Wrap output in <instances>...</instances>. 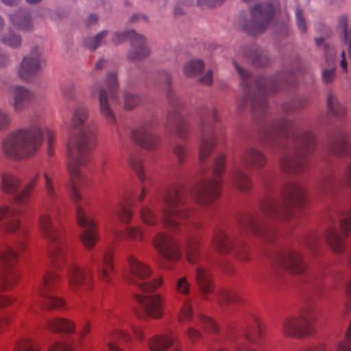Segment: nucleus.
<instances>
[{
	"label": "nucleus",
	"mask_w": 351,
	"mask_h": 351,
	"mask_svg": "<svg viewBox=\"0 0 351 351\" xmlns=\"http://www.w3.org/2000/svg\"><path fill=\"white\" fill-rule=\"evenodd\" d=\"M41 139L42 130L38 126L17 130L6 137L3 144V150L10 157L23 158L38 147Z\"/></svg>",
	"instance_id": "f257e3e1"
},
{
	"label": "nucleus",
	"mask_w": 351,
	"mask_h": 351,
	"mask_svg": "<svg viewBox=\"0 0 351 351\" xmlns=\"http://www.w3.org/2000/svg\"><path fill=\"white\" fill-rule=\"evenodd\" d=\"M95 129L90 126L84 128L77 136H72L67 143L69 157L68 167L70 172L77 174L76 162L77 156L90 149L95 141Z\"/></svg>",
	"instance_id": "f03ea898"
},
{
	"label": "nucleus",
	"mask_w": 351,
	"mask_h": 351,
	"mask_svg": "<svg viewBox=\"0 0 351 351\" xmlns=\"http://www.w3.org/2000/svg\"><path fill=\"white\" fill-rule=\"evenodd\" d=\"M128 262L132 276V280L142 291L150 293L161 286L162 279L160 277L151 282H143L151 275L150 268L145 263L141 262L132 256L128 257Z\"/></svg>",
	"instance_id": "7ed1b4c3"
},
{
	"label": "nucleus",
	"mask_w": 351,
	"mask_h": 351,
	"mask_svg": "<svg viewBox=\"0 0 351 351\" xmlns=\"http://www.w3.org/2000/svg\"><path fill=\"white\" fill-rule=\"evenodd\" d=\"M311 329V319L304 315L287 317L281 324L282 334L289 337H304L310 333Z\"/></svg>",
	"instance_id": "20e7f679"
},
{
	"label": "nucleus",
	"mask_w": 351,
	"mask_h": 351,
	"mask_svg": "<svg viewBox=\"0 0 351 351\" xmlns=\"http://www.w3.org/2000/svg\"><path fill=\"white\" fill-rule=\"evenodd\" d=\"M41 46L34 45L31 47L29 53L25 56L19 68V75L26 78L31 74L41 70L46 64Z\"/></svg>",
	"instance_id": "39448f33"
},
{
	"label": "nucleus",
	"mask_w": 351,
	"mask_h": 351,
	"mask_svg": "<svg viewBox=\"0 0 351 351\" xmlns=\"http://www.w3.org/2000/svg\"><path fill=\"white\" fill-rule=\"evenodd\" d=\"M77 218L78 224L84 228L81 234L82 241L85 247L90 250L93 247L97 240L95 222L80 206L77 208Z\"/></svg>",
	"instance_id": "423d86ee"
},
{
	"label": "nucleus",
	"mask_w": 351,
	"mask_h": 351,
	"mask_svg": "<svg viewBox=\"0 0 351 351\" xmlns=\"http://www.w3.org/2000/svg\"><path fill=\"white\" fill-rule=\"evenodd\" d=\"M136 301L144 308L146 315L154 319H158L163 315V298L159 293L136 296Z\"/></svg>",
	"instance_id": "0eeeda50"
},
{
	"label": "nucleus",
	"mask_w": 351,
	"mask_h": 351,
	"mask_svg": "<svg viewBox=\"0 0 351 351\" xmlns=\"http://www.w3.org/2000/svg\"><path fill=\"white\" fill-rule=\"evenodd\" d=\"M153 242L155 247L167 260L177 261L180 259L177 245L173 239L162 234H158Z\"/></svg>",
	"instance_id": "6e6552de"
},
{
	"label": "nucleus",
	"mask_w": 351,
	"mask_h": 351,
	"mask_svg": "<svg viewBox=\"0 0 351 351\" xmlns=\"http://www.w3.org/2000/svg\"><path fill=\"white\" fill-rule=\"evenodd\" d=\"M278 265L295 275L303 274L306 265L302 261V256L296 251L288 252L279 257Z\"/></svg>",
	"instance_id": "1a4fd4ad"
},
{
	"label": "nucleus",
	"mask_w": 351,
	"mask_h": 351,
	"mask_svg": "<svg viewBox=\"0 0 351 351\" xmlns=\"http://www.w3.org/2000/svg\"><path fill=\"white\" fill-rule=\"evenodd\" d=\"M129 34L132 48L128 53V57L132 60H141L149 56L151 49L145 37L133 30H130Z\"/></svg>",
	"instance_id": "9d476101"
},
{
	"label": "nucleus",
	"mask_w": 351,
	"mask_h": 351,
	"mask_svg": "<svg viewBox=\"0 0 351 351\" xmlns=\"http://www.w3.org/2000/svg\"><path fill=\"white\" fill-rule=\"evenodd\" d=\"M221 183L217 179H212L198 186L195 191L197 201L200 204H206L213 201L218 195Z\"/></svg>",
	"instance_id": "9b49d317"
},
{
	"label": "nucleus",
	"mask_w": 351,
	"mask_h": 351,
	"mask_svg": "<svg viewBox=\"0 0 351 351\" xmlns=\"http://www.w3.org/2000/svg\"><path fill=\"white\" fill-rule=\"evenodd\" d=\"M182 201L178 197H171L167 202V208L164 210V220L171 226H177L179 221L185 217V213L180 208Z\"/></svg>",
	"instance_id": "f8f14e48"
},
{
	"label": "nucleus",
	"mask_w": 351,
	"mask_h": 351,
	"mask_svg": "<svg viewBox=\"0 0 351 351\" xmlns=\"http://www.w3.org/2000/svg\"><path fill=\"white\" fill-rule=\"evenodd\" d=\"M274 12V8L268 4L255 6L252 10L254 26L261 30L271 20Z\"/></svg>",
	"instance_id": "ddd939ff"
},
{
	"label": "nucleus",
	"mask_w": 351,
	"mask_h": 351,
	"mask_svg": "<svg viewBox=\"0 0 351 351\" xmlns=\"http://www.w3.org/2000/svg\"><path fill=\"white\" fill-rule=\"evenodd\" d=\"M176 340L173 333L154 336L148 340L147 344L151 351H164L171 346Z\"/></svg>",
	"instance_id": "4468645a"
},
{
	"label": "nucleus",
	"mask_w": 351,
	"mask_h": 351,
	"mask_svg": "<svg viewBox=\"0 0 351 351\" xmlns=\"http://www.w3.org/2000/svg\"><path fill=\"white\" fill-rule=\"evenodd\" d=\"M86 280V273L84 269L78 266H73L70 269L69 281L70 287L74 292L80 291Z\"/></svg>",
	"instance_id": "2eb2a0df"
},
{
	"label": "nucleus",
	"mask_w": 351,
	"mask_h": 351,
	"mask_svg": "<svg viewBox=\"0 0 351 351\" xmlns=\"http://www.w3.org/2000/svg\"><path fill=\"white\" fill-rule=\"evenodd\" d=\"M99 112L105 119L110 124L116 122L115 115L108 103V98L106 90L100 88L99 92Z\"/></svg>",
	"instance_id": "dca6fc26"
},
{
	"label": "nucleus",
	"mask_w": 351,
	"mask_h": 351,
	"mask_svg": "<svg viewBox=\"0 0 351 351\" xmlns=\"http://www.w3.org/2000/svg\"><path fill=\"white\" fill-rule=\"evenodd\" d=\"M324 238L329 247L336 253H339L343 248V238L339 231L333 228L326 230Z\"/></svg>",
	"instance_id": "f3484780"
},
{
	"label": "nucleus",
	"mask_w": 351,
	"mask_h": 351,
	"mask_svg": "<svg viewBox=\"0 0 351 351\" xmlns=\"http://www.w3.org/2000/svg\"><path fill=\"white\" fill-rule=\"evenodd\" d=\"M13 107L16 110H22L25 103L32 97V93L27 88L21 86H15L12 89Z\"/></svg>",
	"instance_id": "a211bd4d"
},
{
	"label": "nucleus",
	"mask_w": 351,
	"mask_h": 351,
	"mask_svg": "<svg viewBox=\"0 0 351 351\" xmlns=\"http://www.w3.org/2000/svg\"><path fill=\"white\" fill-rule=\"evenodd\" d=\"M39 228L41 234L49 241L52 242L56 239V228L52 225L51 218L47 214L41 215L39 221Z\"/></svg>",
	"instance_id": "6ab92c4d"
},
{
	"label": "nucleus",
	"mask_w": 351,
	"mask_h": 351,
	"mask_svg": "<svg viewBox=\"0 0 351 351\" xmlns=\"http://www.w3.org/2000/svg\"><path fill=\"white\" fill-rule=\"evenodd\" d=\"M48 328L55 332H73L75 329L74 323L64 318H54L49 322Z\"/></svg>",
	"instance_id": "aec40b11"
},
{
	"label": "nucleus",
	"mask_w": 351,
	"mask_h": 351,
	"mask_svg": "<svg viewBox=\"0 0 351 351\" xmlns=\"http://www.w3.org/2000/svg\"><path fill=\"white\" fill-rule=\"evenodd\" d=\"M195 280L204 293H208L210 291L211 282L210 273L207 270L200 267L197 268Z\"/></svg>",
	"instance_id": "412c9836"
},
{
	"label": "nucleus",
	"mask_w": 351,
	"mask_h": 351,
	"mask_svg": "<svg viewBox=\"0 0 351 351\" xmlns=\"http://www.w3.org/2000/svg\"><path fill=\"white\" fill-rule=\"evenodd\" d=\"M230 179L232 184L240 190L247 191L249 189L250 180L244 171L239 169L234 170Z\"/></svg>",
	"instance_id": "4be33fe9"
},
{
	"label": "nucleus",
	"mask_w": 351,
	"mask_h": 351,
	"mask_svg": "<svg viewBox=\"0 0 351 351\" xmlns=\"http://www.w3.org/2000/svg\"><path fill=\"white\" fill-rule=\"evenodd\" d=\"M113 255L111 252H106L102 258V263L99 267L98 274L101 280L107 282L109 274L112 268Z\"/></svg>",
	"instance_id": "5701e85b"
},
{
	"label": "nucleus",
	"mask_w": 351,
	"mask_h": 351,
	"mask_svg": "<svg viewBox=\"0 0 351 351\" xmlns=\"http://www.w3.org/2000/svg\"><path fill=\"white\" fill-rule=\"evenodd\" d=\"M204 69V63L201 60L193 59L187 61L183 65L184 74L188 77H194Z\"/></svg>",
	"instance_id": "b1692460"
},
{
	"label": "nucleus",
	"mask_w": 351,
	"mask_h": 351,
	"mask_svg": "<svg viewBox=\"0 0 351 351\" xmlns=\"http://www.w3.org/2000/svg\"><path fill=\"white\" fill-rule=\"evenodd\" d=\"M0 41L12 48L20 47L22 43L21 36L10 29L0 34Z\"/></svg>",
	"instance_id": "393cba45"
},
{
	"label": "nucleus",
	"mask_w": 351,
	"mask_h": 351,
	"mask_svg": "<svg viewBox=\"0 0 351 351\" xmlns=\"http://www.w3.org/2000/svg\"><path fill=\"white\" fill-rule=\"evenodd\" d=\"M21 213V211L18 208H9L6 206H3L0 208V219L5 215L12 218L8 226V230L10 231H14L19 228L20 224L19 221L16 219H14V217L19 215Z\"/></svg>",
	"instance_id": "a878e982"
},
{
	"label": "nucleus",
	"mask_w": 351,
	"mask_h": 351,
	"mask_svg": "<svg viewBox=\"0 0 351 351\" xmlns=\"http://www.w3.org/2000/svg\"><path fill=\"white\" fill-rule=\"evenodd\" d=\"M245 157L250 163L256 168H261L266 164L265 156L258 149H249L246 153Z\"/></svg>",
	"instance_id": "bb28decb"
},
{
	"label": "nucleus",
	"mask_w": 351,
	"mask_h": 351,
	"mask_svg": "<svg viewBox=\"0 0 351 351\" xmlns=\"http://www.w3.org/2000/svg\"><path fill=\"white\" fill-rule=\"evenodd\" d=\"M88 110L84 108H77L73 114L71 121V126L73 128H77L85 123L88 118Z\"/></svg>",
	"instance_id": "cd10ccee"
},
{
	"label": "nucleus",
	"mask_w": 351,
	"mask_h": 351,
	"mask_svg": "<svg viewBox=\"0 0 351 351\" xmlns=\"http://www.w3.org/2000/svg\"><path fill=\"white\" fill-rule=\"evenodd\" d=\"M19 183V180L16 176L5 175L2 178V187L5 193H11L15 192Z\"/></svg>",
	"instance_id": "c85d7f7f"
},
{
	"label": "nucleus",
	"mask_w": 351,
	"mask_h": 351,
	"mask_svg": "<svg viewBox=\"0 0 351 351\" xmlns=\"http://www.w3.org/2000/svg\"><path fill=\"white\" fill-rule=\"evenodd\" d=\"M215 142L211 138L202 139L199 146V157L201 161L206 160L211 153L214 147Z\"/></svg>",
	"instance_id": "c756f323"
},
{
	"label": "nucleus",
	"mask_w": 351,
	"mask_h": 351,
	"mask_svg": "<svg viewBox=\"0 0 351 351\" xmlns=\"http://www.w3.org/2000/svg\"><path fill=\"white\" fill-rule=\"evenodd\" d=\"M229 239L223 233L217 234L213 240V245L217 250L221 252H226L229 246Z\"/></svg>",
	"instance_id": "7c9ffc66"
},
{
	"label": "nucleus",
	"mask_w": 351,
	"mask_h": 351,
	"mask_svg": "<svg viewBox=\"0 0 351 351\" xmlns=\"http://www.w3.org/2000/svg\"><path fill=\"white\" fill-rule=\"evenodd\" d=\"M327 102L328 110L331 113L339 114L344 112V106L335 95H328Z\"/></svg>",
	"instance_id": "2f4dec72"
},
{
	"label": "nucleus",
	"mask_w": 351,
	"mask_h": 351,
	"mask_svg": "<svg viewBox=\"0 0 351 351\" xmlns=\"http://www.w3.org/2000/svg\"><path fill=\"white\" fill-rule=\"evenodd\" d=\"M192 319V306L190 303L186 302L178 315V322L180 324H186Z\"/></svg>",
	"instance_id": "473e14b6"
},
{
	"label": "nucleus",
	"mask_w": 351,
	"mask_h": 351,
	"mask_svg": "<svg viewBox=\"0 0 351 351\" xmlns=\"http://www.w3.org/2000/svg\"><path fill=\"white\" fill-rule=\"evenodd\" d=\"M108 32L103 30L99 32L96 36L87 40L86 45L91 49H95L97 47L104 43V38L106 37Z\"/></svg>",
	"instance_id": "72a5a7b5"
},
{
	"label": "nucleus",
	"mask_w": 351,
	"mask_h": 351,
	"mask_svg": "<svg viewBox=\"0 0 351 351\" xmlns=\"http://www.w3.org/2000/svg\"><path fill=\"white\" fill-rule=\"evenodd\" d=\"M226 158L224 154H220L215 160L213 172L215 176H221L225 171Z\"/></svg>",
	"instance_id": "f704fd0d"
},
{
	"label": "nucleus",
	"mask_w": 351,
	"mask_h": 351,
	"mask_svg": "<svg viewBox=\"0 0 351 351\" xmlns=\"http://www.w3.org/2000/svg\"><path fill=\"white\" fill-rule=\"evenodd\" d=\"M175 287L178 293L186 295L190 293L191 284L186 277H181L177 279Z\"/></svg>",
	"instance_id": "c9c22d12"
},
{
	"label": "nucleus",
	"mask_w": 351,
	"mask_h": 351,
	"mask_svg": "<svg viewBox=\"0 0 351 351\" xmlns=\"http://www.w3.org/2000/svg\"><path fill=\"white\" fill-rule=\"evenodd\" d=\"M119 338L128 339V335L123 330L116 331L112 338V340L108 343V351H123L115 342V341Z\"/></svg>",
	"instance_id": "e433bc0d"
},
{
	"label": "nucleus",
	"mask_w": 351,
	"mask_h": 351,
	"mask_svg": "<svg viewBox=\"0 0 351 351\" xmlns=\"http://www.w3.org/2000/svg\"><path fill=\"white\" fill-rule=\"evenodd\" d=\"M140 102L138 95L127 92L124 95V108L127 110L134 108Z\"/></svg>",
	"instance_id": "4c0bfd02"
},
{
	"label": "nucleus",
	"mask_w": 351,
	"mask_h": 351,
	"mask_svg": "<svg viewBox=\"0 0 351 351\" xmlns=\"http://www.w3.org/2000/svg\"><path fill=\"white\" fill-rule=\"evenodd\" d=\"M58 278V275L53 273H47L43 278L40 285L37 288L38 294L43 295V289L45 287L52 285L53 281Z\"/></svg>",
	"instance_id": "58836bf2"
},
{
	"label": "nucleus",
	"mask_w": 351,
	"mask_h": 351,
	"mask_svg": "<svg viewBox=\"0 0 351 351\" xmlns=\"http://www.w3.org/2000/svg\"><path fill=\"white\" fill-rule=\"evenodd\" d=\"M292 199L295 206L302 208L304 206L306 199L304 191L302 189L295 190L292 195Z\"/></svg>",
	"instance_id": "ea45409f"
},
{
	"label": "nucleus",
	"mask_w": 351,
	"mask_h": 351,
	"mask_svg": "<svg viewBox=\"0 0 351 351\" xmlns=\"http://www.w3.org/2000/svg\"><path fill=\"white\" fill-rule=\"evenodd\" d=\"M25 351H39L38 349L28 346ZM48 351H73L71 346L64 343H56L53 344L49 349Z\"/></svg>",
	"instance_id": "a19ab883"
},
{
	"label": "nucleus",
	"mask_w": 351,
	"mask_h": 351,
	"mask_svg": "<svg viewBox=\"0 0 351 351\" xmlns=\"http://www.w3.org/2000/svg\"><path fill=\"white\" fill-rule=\"evenodd\" d=\"M117 215L121 222L127 223L132 218V213L128 207L122 206L121 210L117 211Z\"/></svg>",
	"instance_id": "79ce46f5"
},
{
	"label": "nucleus",
	"mask_w": 351,
	"mask_h": 351,
	"mask_svg": "<svg viewBox=\"0 0 351 351\" xmlns=\"http://www.w3.org/2000/svg\"><path fill=\"white\" fill-rule=\"evenodd\" d=\"M154 216L153 211L147 207L143 208L141 211V218L143 222L147 225L154 224Z\"/></svg>",
	"instance_id": "37998d69"
},
{
	"label": "nucleus",
	"mask_w": 351,
	"mask_h": 351,
	"mask_svg": "<svg viewBox=\"0 0 351 351\" xmlns=\"http://www.w3.org/2000/svg\"><path fill=\"white\" fill-rule=\"evenodd\" d=\"M225 0H197V5L202 8H214L222 4Z\"/></svg>",
	"instance_id": "c03bdc74"
},
{
	"label": "nucleus",
	"mask_w": 351,
	"mask_h": 351,
	"mask_svg": "<svg viewBox=\"0 0 351 351\" xmlns=\"http://www.w3.org/2000/svg\"><path fill=\"white\" fill-rule=\"evenodd\" d=\"M14 23H16L19 28L22 31H28L32 28V23L30 19L27 17H24L21 21L19 23L14 20Z\"/></svg>",
	"instance_id": "a18cd8bd"
},
{
	"label": "nucleus",
	"mask_w": 351,
	"mask_h": 351,
	"mask_svg": "<svg viewBox=\"0 0 351 351\" xmlns=\"http://www.w3.org/2000/svg\"><path fill=\"white\" fill-rule=\"evenodd\" d=\"M44 177L45 180V187L47 192L50 197H53L56 193L55 189L51 183V178L46 172L44 173Z\"/></svg>",
	"instance_id": "49530a36"
},
{
	"label": "nucleus",
	"mask_w": 351,
	"mask_h": 351,
	"mask_svg": "<svg viewBox=\"0 0 351 351\" xmlns=\"http://www.w3.org/2000/svg\"><path fill=\"white\" fill-rule=\"evenodd\" d=\"M351 226V217H347L341 220V229L344 237L348 235V230Z\"/></svg>",
	"instance_id": "de8ad7c7"
},
{
	"label": "nucleus",
	"mask_w": 351,
	"mask_h": 351,
	"mask_svg": "<svg viewBox=\"0 0 351 351\" xmlns=\"http://www.w3.org/2000/svg\"><path fill=\"white\" fill-rule=\"evenodd\" d=\"M128 234L134 240H141L142 238L141 230L136 227H129L128 228Z\"/></svg>",
	"instance_id": "09e8293b"
},
{
	"label": "nucleus",
	"mask_w": 351,
	"mask_h": 351,
	"mask_svg": "<svg viewBox=\"0 0 351 351\" xmlns=\"http://www.w3.org/2000/svg\"><path fill=\"white\" fill-rule=\"evenodd\" d=\"M295 14L298 28L301 32H304L306 30V23L302 11L297 10Z\"/></svg>",
	"instance_id": "8fccbe9b"
},
{
	"label": "nucleus",
	"mask_w": 351,
	"mask_h": 351,
	"mask_svg": "<svg viewBox=\"0 0 351 351\" xmlns=\"http://www.w3.org/2000/svg\"><path fill=\"white\" fill-rule=\"evenodd\" d=\"M140 135H141L145 141H148L152 138H156L157 135L152 132L149 128H143L139 131Z\"/></svg>",
	"instance_id": "3c124183"
},
{
	"label": "nucleus",
	"mask_w": 351,
	"mask_h": 351,
	"mask_svg": "<svg viewBox=\"0 0 351 351\" xmlns=\"http://www.w3.org/2000/svg\"><path fill=\"white\" fill-rule=\"evenodd\" d=\"M340 25L342 27V29L346 32V40L348 42L349 44V55L351 58V30L350 32H346V19L342 18L340 21Z\"/></svg>",
	"instance_id": "603ef678"
},
{
	"label": "nucleus",
	"mask_w": 351,
	"mask_h": 351,
	"mask_svg": "<svg viewBox=\"0 0 351 351\" xmlns=\"http://www.w3.org/2000/svg\"><path fill=\"white\" fill-rule=\"evenodd\" d=\"M335 76V71L334 68L325 69L322 73V77L324 82H329L332 81Z\"/></svg>",
	"instance_id": "864d4df0"
},
{
	"label": "nucleus",
	"mask_w": 351,
	"mask_h": 351,
	"mask_svg": "<svg viewBox=\"0 0 351 351\" xmlns=\"http://www.w3.org/2000/svg\"><path fill=\"white\" fill-rule=\"evenodd\" d=\"M123 32V33H115L112 37V42L114 44H119L124 41L127 37L130 38V32Z\"/></svg>",
	"instance_id": "5fc2aeb1"
},
{
	"label": "nucleus",
	"mask_w": 351,
	"mask_h": 351,
	"mask_svg": "<svg viewBox=\"0 0 351 351\" xmlns=\"http://www.w3.org/2000/svg\"><path fill=\"white\" fill-rule=\"evenodd\" d=\"M199 81L206 85L211 84L213 82V73L212 71L208 70L204 75L199 77Z\"/></svg>",
	"instance_id": "6e6d98bb"
},
{
	"label": "nucleus",
	"mask_w": 351,
	"mask_h": 351,
	"mask_svg": "<svg viewBox=\"0 0 351 351\" xmlns=\"http://www.w3.org/2000/svg\"><path fill=\"white\" fill-rule=\"evenodd\" d=\"M10 123V117L3 111L0 110V130L5 128Z\"/></svg>",
	"instance_id": "4d7b16f0"
},
{
	"label": "nucleus",
	"mask_w": 351,
	"mask_h": 351,
	"mask_svg": "<svg viewBox=\"0 0 351 351\" xmlns=\"http://www.w3.org/2000/svg\"><path fill=\"white\" fill-rule=\"evenodd\" d=\"M106 84L108 87L112 88L117 84V74L114 72L109 73L106 77Z\"/></svg>",
	"instance_id": "13d9d810"
},
{
	"label": "nucleus",
	"mask_w": 351,
	"mask_h": 351,
	"mask_svg": "<svg viewBox=\"0 0 351 351\" xmlns=\"http://www.w3.org/2000/svg\"><path fill=\"white\" fill-rule=\"evenodd\" d=\"M186 332L189 338L191 341H195L201 337V334L193 328H189Z\"/></svg>",
	"instance_id": "bf43d9fd"
},
{
	"label": "nucleus",
	"mask_w": 351,
	"mask_h": 351,
	"mask_svg": "<svg viewBox=\"0 0 351 351\" xmlns=\"http://www.w3.org/2000/svg\"><path fill=\"white\" fill-rule=\"evenodd\" d=\"M339 60L340 66L343 72L348 71V65L346 60V53L344 51H342L338 57Z\"/></svg>",
	"instance_id": "052dcab7"
},
{
	"label": "nucleus",
	"mask_w": 351,
	"mask_h": 351,
	"mask_svg": "<svg viewBox=\"0 0 351 351\" xmlns=\"http://www.w3.org/2000/svg\"><path fill=\"white\" fill-rule=\"evenodd\" d=\"M343 177L347 182H351V162L345 168Z\"/></svg>",
	"instance_id": "680f3d73"
},
{
	"label": "nucleus",
	"mask_w": 351,
	"mask_h": 351,
	"mask_svg": "<svg viewBox=\"0 0 351 351\" xmlns=\"http://www.w3.org/2000/svg\"><path fill=\"white\" fill-rule=\"evenodd\" d=\"M175 153L176 154V155L178 156V157L179 158L180 160H182V158L184 157V153H185V147L182 145H178L176 148H175Z\"/></svg>",
	"instance_id": "e2e57ef3"
},
{
	"label": "nucleus",
	"mask_w": 351,
	"mask_h": 351,
	"mask_svg": "<svg viewBox=\"0 0 351 351\" xmlns=\"http://www.w3.org/2000/svg\"><path fill=\"white\" fill-rule=\"evenodd\" d=\"M28 190H29V187H27L25 189H24L23 190V191H21V194H19L16 198V200L19 202V203H21L23 202V201L25 199V198L26 197V196L27 195V193H28Z\"/></svg>",
	"instance_id": "0e129e2a"
},
{
	"label": "nucleus",
	"mask_w": 351,
	"mask_h": 351,
	"mask_svg": "<svg viewBox=\"0 0 351 351\" xmlns=\"http://www.w3.org/2000/svg\"><path fill=\"white\" fill-rule=\"evenodd\" d=\"M16 256V252L14 251H13L12 250H9L8 253L6 254H5L3 257H1V258L4 261H8V260L11 259L12 258H14Z\"/></svg>",
	"instance_id": "69168bd1"
},
{
	"label": "nucleus",
	"mask_w": 351,
	"mask_h": 351,
	"mask_svg": "<svg viewBox=\"0 0 351 351\" xmlns=\"http://www.w3.org/2000/svg\"><path fill=\"white\" fill-rule=\"evenodd\" d=\"M51 301L53 306L60 307L64 304V301L60 298H53Z\"/></svg>",
	"instance_id": "338daca9"
},
{
	"label": "nucleus",
	"mask_w": 351,
	"mask_h": 351,
	"mask_svg": "<svg viewBox=\"0 0 351 351\" xmlns=\"http://www.w3.org/2000/svg\"><path fill=\"white\" fill-rule=\"evenodd\" d=\"M206 326H205V328L206 329L213 328L214 330H217V328H215V323L214 321H213L210 319H206Z\"/></svg>",
	"instance_id": "774afa93"
}]
</instances>
